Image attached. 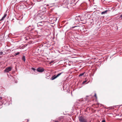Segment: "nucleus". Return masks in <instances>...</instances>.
I'll list each match as a JSON object with an SVG mask.
<instances>
[{
  "mask_svg": "<svg viewBox=\"0 0 122 122\" xmlns=\"http://www.w3.org/2000/svg\"><path fill=\"white\" fill-rule=\"evenodd\" d=\"M22 60L24 61H25V56H23L22 58Z\"/></svg>",
  "mask_w": 122,
  "mask_h": 122,
  "instance_id": "10",
  "label": "nucleus"
},
{
  "mask_svg": "<svg viewBox=\"0 0 122 122\" xmlns=\"http://www.w3.org/2000/svg\"><path fill=\"white\" fill-rule=\"evenodd\" d=\"M109 10H106L105 11H103L101 12V14L102 15L104 14L107 13L109 12Z\"/></svg>",
  "mask_w": 122,
  "mask_h": 122,
  "instance_id": "9",
  "label": "nucleus"
},
{
  "mask_svg": "<svg viewBox=\"0 0 122 122\" xmlns=\"http://www.w3.org/2000/svg\"><path fill=\"white\" fill-rule=\"evenodd\" d=\"M89 122H91V121H90Z\"/></svg>",
  "mask_w": 122,
  "mask_h": 122,
  "instance_id": "29",
  "label": "nucleus"
},
{
  "mask_svg": "<svg viewBox=\"0 0 122 122\" xmlns=\"http://www.w3.org/2000/svg\"><path fill=\"white\" fill-rule=\"evenodd\" d=\"M5 18V17H3L2 18H1V19H0V20H3Z\"/></svg>",
  "mask_w": 122,
  "mask_h": 122,
  "instance_id": "17",
  "label": "nucleus"
},
{
  "mask_svg": "<svg viewBox=\"0 0 122 122\" xmlns=\"http://www.w3.org/2000/svg\"><path fill=\"white\" fill-rule=\"evenodd\" d=\"M0 98L1 99V100H5L6 101V102H7V101H8V100H7V99L9 98V99H10V97H5V96H3L2 97H0Z\"/></svg>",
  "mask_w": 122,
  "mask_h": 122,
  "instance_id": "4",
  "label": "nucleus"
},
{
  "mask_svg": "<svg viewBox=\"0 0 122 122\" xmlns=\"http://www.w3.org/2000/svg\"><path fill=\"white\" fill-rule=\"evenodd\" d=\"M102 122H105V120H103Z\"/></svg>",
  "mask_w": 122,
  "mask_h": 122,
  "instance_id": "24",
  "label": "nucleus"
},
{
  "mask_svg": "<svg viewBox=\"0 0 122 122\" xmlns=\"http://www.w3.org/2000/svg\"><path fill=\"white\" fill-rule=\"evenodd\" d=\"M20 54V52H18L17 53H15V54H14V55L15 56H16L19 55Z\"/></svg>",
  "mask_w": 122,
  "mask_h": 122,
  "instance_id": "12",
  "label": "nucleus"
},
{
  "mask_svg": "<svg viewBox=\"0 0 122 122\" xmlns=\"http://www.w3.org/2000/svg\"><path fill=\"white\" fill-rule=\"evenodd\" d=\"M31 69H32V70H34L35 71H36V69H35V68H31Z\"/></svg>",
  "mask_w": 122,
  "mask_h": 122,
  "instance_id": "16",
  "label": "nucleus"
},
{
  "mask_svg": "<svg viewBox=\"0 0 122 122\" xmlns=\"http://www.w3.org/2000/svg\"><path fill=\"white\" fill-rule=\"evenodd\" d=\"M79 26H73L71 28H74L75 27H78Z\"/></svg>",
  "mask_w": 122,
  "mask_h": 122,
  "instance_id": "13",
  "label": "nucleus"
},
{
  "mask_svg": "<svg viewBox=\"0 0 122 122\" xmlns=\"http://www.w3.org/2000/svg\"><path fill=\"white\" fill-rule=\"evenodd\" d=\"M79 119L80 122H88L87 120L84 118L82 116L79 117Z\"/></svg>",
  "mask_w": 122,
  "mask_h": 122,
  "instance_id": "3",
  "label": "nucleus"
},
{
  "mask_svg": "<svg viewBox=\"0 0 122 122\" xmlns=\"http://www.w3.org/2000/svg\"><path fill=\"white\" fill-rule=\"evenodd\" d=\"M85 16L87 19H89L91 17L90 15L88 13H86L85 14Z\"/></svg>",
  "mask_w": 122,
  "mask_h": 122,
  "instance_id": "8",
  "label": "nucleus"
},
{
  "mask_svg": "<svg viewBox=\"0 0 122 122\" xmlns=\"http://www.w3.org/2000/svg\"><path fill=\"white\" fill-rule=\"evenodd\" d=\"M88 97V96H86V97Z\"/></svg>",
  "mask_w": 122,
  "mask_h": 122,
  "instance_id": "30",
  "label": "nucleus"
},
{
  "mask_svg": "<svg viewBox=\"0 0 122 122\" xmlns=\"http://www.w3.org/2000/svg\"><path fill=\"white\" fill-rule=\"evenodd\" d=\"M44 21H41L38 22L37 23V26L38 29H41L44 25Z\"/></svg>",
  "mask_w": 122,
  "mask_h": 122,
  "instance_id": "1",
  "label": "nucleus"
},
{
  "mask_svg": "<svg viewBox=\"0 0 122 122\" xmlns=\"http://www.w3.org/2000/svg\"><path fill=\"white\" fill-rule=\"evenodd\" d=\"M11 67H7L5 69L4 71L6 72H8L11 71Z\"/></svg>",
  "mask_w": 122,
  "mask_h": 122,
  "instance_id": "6",
  "label": "nucleus"
},
{
  "mask_svg": "<svg viewBox=\"0 0 122 122\" xmlns=\"http://www.w3.org/2000/svg\"><path fill=\"white\" fill-rule=\"evenodd\" d=\"M30 26L29 27L30 28Z\"/></svg>",
  "mask_w": 122,
  "mask_h": 122,
  "instance_id": "28",
  "label": "nucleus"
},
{
  "mask_svg": "<svg viewBox=\"0 0 122 122\" xmlns=\"http://www.w3.org/2000/svg\"><path fill=\"white\" fill-rule=\"evenodd\" d=\"M44 69L43 68L41 67L38 68L37 70V71L39 72H42L44 71Z\"/></svg>",
  "mask_w": 122,
  "mask_h": 122,
  "instance_id": "7",
  "label": "nucleus"
},
{
  "mask_svg": "<svg viewBox=\"0 0 122 122\" xmlns=\"http://www.w3.org/2000/svg\"><path fill=\"white\" fill-rule=\"evenodd\" d=\"M97 13H94V12L93 14V15H96Z\"/></svg>",
  "mask_w": 122,
  "mask_h": 122,
  "instance_id": "18",
  "label": "nucleus"
},
{
  "mask_svg": "<svg viewBox=\"0 0 122 122\" xmlns=\"http://www.w3.org/2000/svg\"><path fill=\"white\" fill-rule=\"evenodd\" d=\"M34 26H32V27L31 28H30L31 29V30H34Z\"/></svg>",
  "mask_w": 122,
  "mask_h": 122,
  "instance_id": "14",
  "label": "nucleus"
},
{
  "mask_svg": "<svg viewBox=\"0 0 122 122\" xmlns=\"http://www.w3.org/2000/svg\"><path fill=\"white\" fill-rule=\"evenodd\" d=\"M86 81H84L83 82V84H84V83H85L86 82Z\"/></svg>",
  "mask_w": 122,
  "mask_h": 122,
  "instance_id": "23",
  "label": "nucleus"
},
{
  "mask_svg": "<svg viewBox=\"0 0 122 122\" xmlns=\"http://www.w3.org/2000/svg\"><path fill=\"white\" fill-rule=\"evenodd\" d=\"M54 62V61H51L50 62V64H51L53 62Z\"/></svg>",
  "mask_w": 122,
  "mask_h": 122,
  "instance_id": "25",
  "label": "nucleus"
},
{
  "mask_svg": "<svg viewBox=\"0 0 122 122\" xmlns=\"http://www.w3.org/2000/svg\"><path fill=\"white\" fill-rule=\"evenodd\" d=\"M80 16H79L78 17H77V16H76L75 17V19H77V18L78 17H79V18H80Z\"/></svg>",
  "mask_w": 122,
  "mask_h": 122,
  "instance_id": "15",
  "label": "nucleus"
},
{
  "mask_svg": "<svg viewBox=\"0 0 122 122\" xmlns=\"http://www.w3.org/2000/svg\"><path fill=\"white\" fill-rule=\"evenodd\" d=\"M44 16L41 13H38L36 17V20H38L43 19L44 18Z\"/></svg>",
  "mask_w": 122,
  "mask_h": 122,
  "instance_id": "2",
  "label": "nucleus"
},
{
  "mask_svg": "<svg viewBox=\"0 0 122 122\" xmlns=\"http://www.w3.org/2000/svg\"><path fill=\"white\" fill-rule=\"evenodd\" d=\"M120 17L121 18V19H122V14L120 15Z\"/></svg>",
  "mask_w": 122,
  "mask_h": 122,
  "instance_id": "21",
  "label": "nucleus"
},
{
  "mask_svg": "<svg viewBox=\"0 0 122 122\" xmlns=\"http://www.w3.org/2000/svg\"><path fill=\"white\" fill-rule=\"evenodd\" d=\"M85 72H84L83 73H81L79 74V76L80 77L81 76L85 74Z\"/></svg>",
  "mask_w": 122,
  "mask_h": 122,
  "instance_id": "11",
  "label": "nucleus"
},
{
  "mask_svg": "<svg viewBox=\"0 0 122 122\" xmlns=\"http://www.w3.org/2000/svg\"><path fill=\"white\" fill-rule=\"evenodd\" d=\"M44 43L45 44L46 43V42H44Z\"/></svg>",
  "mask_w": 122,
  "mask_h": 122,
  "instance_id": "27",
  "label": "nucleus"
},
{
  "mask_svg": "<svg viewBox=\"0 0 122 122\" xmlns=\"http://www.w3.org/2000/svg\"><path fill=\"white\" fill-rule=\"evenodd\" d=\"M62 73V72L59 73L57 75H55L54 76H53L51 78V80H53L56 78H57V77H58V76H60Z\"/></svg>",
  "mask_w": 122,
  "mask_h": 122,
  "instance_id": "5",
  "label": "nucleus"
},
{
  "mask_svg": "<svg viewBox=\"0 0 122 122\" xmlns=\"http://www.w3.org/2000/svg\"><path fill=\"white\" fill-rule=\"evenodd\" d=\"M54 122H59L57 121H55Z\"/></svg>",
  "mask_w": 122,
  "mask_h": 122,
  "instance_id": "26",
  "label": "nucleus"
},
{
  "mask_svg": "<svg viewBox=\"0 0 122 122\" xmlns=\"http://www.w3.org/2000/svg\"><path fill=\"white\" fill-rule=\"evenodd\" d=\"M3 54V52H0V55H2Z\"/></svg>",
  "mask_w": 122,
  "mask_h": 122,
  "instance_id": "20",
  "label": "nucleus"
},
{
  "mask_svg": "<svg viewBox=\"0 0 122 122\" xmlns=\"http://www.w3.org/2000/svg\"><path fill=\"white\" fill-rule=\"evenodd\" d=\"M6 15H7V14H6V13L4 14V15L3 17H5H5H6Z\"/></svg>",
  "mask_w": 122,
  "mask_h": 122,
  "instance_id": "19",
  "label": "nucleus"
},
{
  "mask_svg": "<svg viewBox=\"0 0 122 122\" xmlns=\"http://www.w3.org/2000/svg\"><path fill=\"white\" fill-rule=\"evenodd\" d=\"M94 96L96 97V98H97V97L96 96V93H95V95H94Z\"/></svg>",
  "mask_w": 122,
  "mask_h": 122,
  "instance_id": "22",
  "label": "nucleus"
}]
</instances>
